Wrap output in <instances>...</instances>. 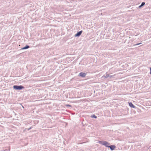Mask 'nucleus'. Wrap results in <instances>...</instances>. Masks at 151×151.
<instances>
[{
	"label": "nucleus",
	"mask_w": 151,
	"mask_h": 151,
	"mask_svg": "<svg viewBox=\"0 0 151 151\" xmlns=\"http://www.w3.org/2000/svg\"><path fill=\"white\" fill-rule=\"evenodd\" d=\"M145 2H142L141 4V6H144L145 5Z\"/></svg>",
	"instance_id": "1a4fd4ad"
},
{
	"label": "nucleus",
	"mask_w": 151,
	"mask_h": 151,
	"mask_svg": "<svg viewBox=\"0 0 151 151\" xmlns=\"http://www.w3.org/2000/svg\"><path fill=\"white\" fill-rule=\"evenodd\" d=\"M129 105L131 107H132L134 108H136V106H134L131 102L129 103Z\"/></svg>",
	"instance_id": "39448f33"
},
{
	"label": "nucleus",
	"mask_w": 151,
	"mask_h": 151,
	"mask_svg": "<svg viewBox=\"0 0 151 151\" xmlns=\"http://www.w3.org/2000/svg\"><path fill=\"white\" fill-rule=\"evenodd\" d=\"M107 147L110 148L111 150H113L116 148V147L114 145H111L110 146H107Z\"/></svg>",
	"instance_id": "f03ea898"
},
{
	"label": "nucleus",
	"mask_w": 151,
	"mask_h": 151,
	"mask_svg": "<svg viewBox=\"0 0 151 151\" xmlns=\"http://www.w3.org/2000/svg\"><path fill=\"white\" fill-rule=\"evenodd\" d=\"M142 6H141V5H140V6H139V7L140 8H141V7H142Z\"/></svg>",
	"instance_id": "f3484780"
},
{
	"label": "nucleus",
	"mask_w": 151,
	"mask_h": 151,
	"mask_svg": "<svg viewBox=\"0 0 151 151\" xmlns=\"http://www.w3.org/2000/svg\"><path fill=\"white\" fill-rule=\"evenodd\" d=\"M110 144L104 141V146L107 147V146H110Z\"/></svg>",
	"instance_id": "0eeeda50"
},
{
	"label": "nucleus",
	"mask_w": 151,
	"mask_h": 151,
	"mask_svg": "<svg viewBox=\"0 0 151 151\" xmlns=\"http://www.w3.org/2000/svg\"><path fill=\"white\" fill-rule=\"evenodd\" d=\"M86 74L85 73L81 72L79 74V76L83 77H84L86 76Z\"/></svg>",
	"instance_id": "7ed1b4c3"
},
{
	"label": "nucleus",
	"mask_w": 151,
	"mask_h": 151,
	"mask_svg": "<svg viewBox=\"0 0 151 151\" xmlns=\"http://www.w3.org/2000/svg\"><path fill=\"white\" fill-rule=\"evenodd\" d=\"M83 31L81 30L79 32H78L75 35V37H79V36L81 33H82Z\"/></svg>",
	"instance_id": "20e7f679"
},
{
	"label": "nucleus",
	"mask_w": 151,
	"mask_h": 151,
	"mask_svg": "<svg viewBox=\"0 0 151 151\" xmlns=\"http://www.w3.org/2000/svg\"><path fill=\"white\" fill-rule=\"evenodd\" d=\"M27 128H26V129H25L24 130V132H25V131H27Z\"/></svg>",
	"instance_id": "4468645a"
},
{
	"label": "nucleus",
	"mask_w": 151,
	"mask_h": 151,
	"mask_svg": "<svg viewBox=\"0 0 151 151\" xmlns=\"http://www.w3.org/2000/svg\"><path fill=\"white\" fill-rule=\"evenodd\" d=\"M13 88L16 90H20L24 88V87L22 86L14 85L13 86Z\"/></svg>",
	"instance_id": "f257e3e1"
},
{
	"label": "nucleus",
	"mask_w": 151,
	"mask_h": 151,
	"mask_svg": "<svg viewBox=\"0 0 151 151\" xmlns=\"http://www.w3.org/2000/svg\"><path fill=\"white\" fill-rule=\"evenodd\" d=\"M99 142L101 144L103 145H104V141H100Z\"/></svg>",
	"instance_id": "6e6552de"
},
{
	"label": "nucleus",
	"mask_w": 151,
	"mask_h": 151,
	"mask_svg": "<svg viewBox=\"0 0 151 151\" xmlns=\"http://www.w3.org/2000/svg\"><path fill=\"white\" fill-rule=\"evenodd\" d=\"M142 44V43H139L138 44H137L136 45H140V44Z\"/></svg>",
	"instance_id": "f8f14e48"
},
{
	"label": "nucleus",
	"mask_w": 151,
	"mask_h": 151,
	"mask_svg": "<svg viewBox=\"0 0 151 151\" xmlns=\"http://www.w3.org/2000/svg\"><path fill=\"white\" fill-rule=\"evenodd\" d=\"M29 46L28 45H26L25 47H23V48H22L21 49V50H24V49H26L29 48Z\"/></svg>",
	"instance_id": "423d86ee"
},
{
	"label": "nucleus",
	"mask_w": 151,
	"mask_h": 151,
	"mask_svg": "<svg viewBox=\"0 0 151 151\" xmlns=\"http://www.w3.org/2000/svg\"><path fill=\"white\" fill-rule=\"evenodd\" d=\"M66 106H69V107H71V106L70 105H69V104H67L66 105Z\"/></svg>",
	"instance_id": "9b49d317"
},
{
	"label": "nucleus",
	"mask_w": 151,
	"mask_h": 151,
	"mask_svg": "<svg viewBox=\"0 0 151 151\" xmlns=\"http://www.w3.org/2000/svg\"><path fill=\"white\" fill-rule=\"evenodd\" d=\"M32 128V127H31L30 128H29L28 129H27V130H29L31 129Z\"/></svg>",
	"instance_id": "ddd939ff"
},
{
	"label": "nucleus",
	"mask_w": 151,
	"mask_h": 151,
	"mask_svg": "<svg viewBox=\"0 0 151 151\" xmlns=\"http://www.w3.org/2000/svg\"><path fill=\"white\" fill-rule=\"evenodd\" d=\"M92 117L96 119L97 118V116L94 114H93L92 116Z\"/></svg>",
	"instance_id": "9d476101"
},
{
	"label": "nucleus",
	"mask_w": 151,
	"mask_h": 151,
	"mask_svg": "<svg viewBox=\"0 0 151 151\" xmlns=\"http://www.w3.org/2000/svg\"><path fill=\"white\" fill-rule=\"evenodd\" d=\"M150 74H151V68H150Z\"/></svg>",
	"instance_id": "dca6fc26"
},
{
	"label": "nucleus",
	"mask_w": 151,
	"mask_h": 151,
	"mask_svg": "<svg viewBox=\"0 0 151 151\" xmlns=\"http://www.w3.org/2000/svg\"><path fill=\"white\" fill-rule=\"evenodd\" d=\"M109 76V75H106V76H104V77L107 78Z\"/></svg>",
	"instance_id": "2eb2a0df"
}]
</instances>
